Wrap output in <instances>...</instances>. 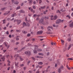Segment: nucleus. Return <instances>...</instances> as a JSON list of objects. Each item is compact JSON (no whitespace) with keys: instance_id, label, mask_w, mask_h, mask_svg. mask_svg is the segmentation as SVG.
<instances>
[{"instance_id":"nucleus-1","label":"nucleus","mask_w":73,"mask_h":73,"mask_svg":"<svg viewBox=\"0 0 73 73\" xmlns=\"http://www.w3.org/2000/svg\"><path fill=\"white\" fill-rule=\"evenodd\" d=\"M35 49L34 50V53H37V50H38V52H41V51H42V49L38 48V46L35 45Z\"/></svg>"},{"instance_id":"nucleus-2","label":"nucleus","mask_w":73,"mask_h":73,"mask_svg":"<svg viewBox=\"0 0 73 73\" xmlns=\"http://www.w3.org/2000/svg\"><path fill=\"white\" fill-rule=\"evenodd\" d=\"M50 17L51 20H56V19L57 18V15H55L54 18H53V15H52L50 16Z\"/></svg>"},{"instance_id":"nucleus-3","label":"nucleus","mask_w":73,"mask_h":73,"mask_svg":"<svg viewBox=\"0 0 73 73\" xmlns=\"http://www.w3.org/2000/svg\"><path fill=\"white\" fill-rule=\"evenodd\" d=\"M25 54H27V55L29 56L31 54V52L30 51H26L25 52Z\"/></svg>"},{"instance_id":"nucleus-4","label":"nucleus","mask_w":73,"mask_h":73,"mask_svg":"<svg viewBox=\"0 0 73 73\" xmlns=\"http://www.w3.org/2000/svg\"><path fill=\"white\" fill-rule=\"evenodd\" d=\"M39 22L40 23L42 24L43 25H45V24L44 23V19H41L40 20H39Z\"/></svg>"},{"instance_id":"nucleus-5","label":"nucleus","mask_w":73,"mask_h":73,"mask_svg":"<svg viewBox=\"0 0 73 73\" xmlns=\"http://www.w3.org/2000/svg\"><path fill=\"white\" fill-rule=\"evenodd\" d=\"M16 21L17 22V25H19L20 23H21V20H18V19L16 20Z\"/></svg>"},{"instance_id":"nucleus-6","label":"nucleus","mask_w":73,"mask_h":73,"mask_svg":"<svg viewBox=\"0 0 73 73\" xmlns=\"http://www.w3.org/2000/svg\"><path fill=\"white\" fill-rule=\"evenodd\" d=\"M4 45H5V46H6V47H7V48H9V45H8V43L6 42H5L4 43Z\"/></svg>"},{"instance_id":"nucleus-7","label":"nucleus","mask_w":73,"mask_h":73,"mask_svg":"<svg viewBox=\"0 0 73 73\" xmlns=\"http://www.w3.org/2000/svg\"><path fill=\"white\" fill-rule=\"evenodd\" d=\"M69 26L70 28H73V22L69 24Z\"/></svg>"},{"instance_id":"nucleus-8","label":"nucleus","mask_w":73,"mask_h":73,"mask_svg":"<svg viewBox=\"0 0 73 73\" xmlns=\"http://www.w3.org/2000/svg\"><path fill=\"white\" fill-rule=\"evenodd\" d=\"M50 28L52 29H53V27H52L49 26L47 28L48 31H50Z\"/></svg>"},{"instance_id":"nucleus-9","label":"nucleus","mask_w":73,"mask_h":73,"mask_svg":"<svg viewBox=\"0 0 73 73\" xmlns=\"http://www.w3.org/2000/svg\"><path fill=\"white\" fill-rule=\"evenodd\" d=\"M19 64V62H15V67L16 68H18V67H19V66L17 65L18 64Z\"/></svg>"},{"instance_id":"nucleus-10","label":"nucleus","mask_w":73,"mask_h":73,"mask_svg":"<svg viewBox=\"0 0 73 73\" xmlns=\"http://www.w3.org/2000/svg\"><path fill=\"white\" fill-rule=\"evenodd\" d=\"M43 33V31H38L37 32V35L39 34L40 35V34H42Z\"/></svg>"},{"instance_id":"nucleus-11","label":"nucleus","mask_w":73,"mask_h":73,"mask_svg":"<svg viewBox=\"0 0 73 73\" xmlns=\"http://www.w3.org/2000/svg\"><path fill=\"white\" fill-rule=\"evenodd\" d=\"M11 1H12V3H14V4H19V2L17 1L16 2H14V0H11Z\"/></svg>"},{"instance_id":"nucleus-12","label":"nucleus","mask_w":73,"mask_h":73,"mask_svg":"<svg viewBox=\"0 0 73 73\" xmlns=\"http://www.w3.org/2000/svg\"><path fill=\"white\" fill-rule=\"evenodd\" d=\"M73 46V44H70L69 45V46L68 47V50H69L70 49V48H71V46Z\"/></svg>"},{"instance_id":"nucleus-13","label":"nucleus","mask_w":73,"mask_h":73,"mask_svg":"<svg viewBox=\"0 0 73 73\" xmlns=\"http://www.w3.org/2000/svg\"><path fill=\"white\" fill-rule=\"evenodd\" d=\"M61 22V20L58 19L56 21V24H59Z\"/></svg>"},{"instance_id":"nucleus-14","label":"nucleus","mask_w":73,"mask_h":73,"mask_svg":"<svg viewBox=\"0 0 73 73\" xmlns=\"http://www.w3.org/2000/svg\"><path fill=\"white\" fill-rule=\"evenodd\" d=\"M23 27L22 28H23V27H24L25 26H27V24L25 22H23Z\"/></svg>"},{"instance_id":"nucleus-15","label":"nucleus","mask_w":73,"mask_h":73,"mask_svg":"<svg viewBox=\"0 0 73 73\" xmlns=\"http://www.w3.org/2000/svg\"><path fill=\"white\" fill-rule=\"evenodd\" d=\"M65 47L66 48H64V49L63 50L64 52H65V50H66V47H67V44H66L65 45Z\"/></svg>"},{"instance_id":"nucleus-16","label":"nucleus","mask_w":73,"mask_h":73,"mask_svg":"<svg viewBox=\"0 0 73 73\" xmlns=\"http://www.w3.org/2000/svg\"><path fill=\"white\" fill-rule=\"evenodd\" d=\"M9 13H10V11H9L7 12V13H5L4 14V15H9Z\"/></svg>"},{"instance_id":"nucleus-17","label":"nucleus","mask_w":73,"mask_h":73,"mask_svg":"<svg viewBox=\"0 0 73 73\" xmlns=\"http://www.w3.org/2000/svg\"><path fill=\"white\" fill-rule=\"evenodd\" d=\"M16 13H15L11 15V17H14V16H16Z\"/></svg>"},{"instance_id":"nucleus-18","label":"nucleus","mask_w":73,"mask_h":73,"mask_svg":"<svg viewBox=\"0 0 73 73\" xmlns=\"http://www.w3.org/2000/svg\"><path fill=\"white\" fill-rule=\"evenodd\" d=\"M7 62L8 63L7 64L8 66H10V64L9 63H11V62H10V61H9V60H8Z\"/></svg>"},{"instance_id":"nucleus-19","label":"nucleus","mask_w":73,"mask_h":73,"mask_svg":"<svg viewBox=\"0 0 73 73\" xmlns=\"http://www.w3.org/2000/svg\"><path fill=\"white\" fill-rule=\"evenodd\" d=\"M37 16H38V17H39V16H40V15H36V14H34L33 15V17H36Z\"/></svg>"},{"instance_id":"nucleus-20","label":"nucleus","mask_w":73,"mask_h":73,"mask_svg":"<svg viewBox=\"0 0 73 73\" xmlns=\"http://www.w3.org/2000/svg\"><path fill=\"white\" fill-rule=\"evenodd\" d=\"M46 33H47V34H52L53 33H52V32H48V31H47L46 32Z\"/></svg>"},{"instance_id":"nucleus-21","label":"nucleus","mask_w":73,"mask_h":73,"mask_svg":"<svg viewBox=\"0 0 73 73\" xmlns=\"http://www.w3.org/2000/svg\"><path fill=\"white\" fill-rule=\"evenodd\" d=\"M24 12H25L23 10H21L20 11V13H24Z\"/></svg>"},{"instance_id":"nucleus-22","label":"nucleus","mask_w":73,"mask_h":73,"mask_svg":"<svg viewBox=\"0 0 73 73\" xmlns=\"http://www.w3.org/2000/svg\"><path fill=\"white\" fill-rule=\"evenodd\" d=\"M61 70H62V69H63V68H64V66H61L60 68H59Z\"/></svg>"},{"instance_id":"nucleus-23","label":"nucleus","mask_w":73,"mask_h":73,"mask_svg":"<svg viewBox=\"0 0 73 73\" xmlns=\"http://www.w3.org/2000/svg\"><path fill=\"white\" fill-rule=\"evenodd\" d=\"M19 36H17L16 37V40H17V41L19 40Z\"/></svg>"},{"instance_id":"nucleus-24","label":"nucleus","mask_w":73,"mask_h":73,"mask_svg":"<svg viewBox=\"0 0 73 73\" xmlns=\"http://www.w3.org/2000/svg\"><path fill=\"white\" fill-rule=\"evenodd\" d=\"M38 54L40 56H44V54L42 53H39Z\"/></svg>"},{"instance_id":"nucleus-25","label":"nucleus","mask_w":73,"mask_h":73,"mask_svg":"<svg viewBox=\"0 0 73 73\" xmlns=\"http://www.w3.org/2000/svg\"><path fill=\"white\" fill-rule=\"evenodd\" d=\"M0 48L1 49V50H3V46L2 45H0Z\"/></svg>"},{"instance_id":"nucleus-26","label":"nucleus","mask_w":73,"mask_h":73,"mask_svg":"<svg viewBox=\"0 0 73 73\" xmlns=\"http://www.w3.org/2000/svg\"><path fill=\"white\" fill-rule=\"evenodd\" d=\"M1 59H2V61H4L5 60V57H3V58H1Z\"/></svg>"},{"instance_id":"nucleus-27","label":"nucleus","mask_w":73,"mask_h":73,"mask_svg":"<svg viewBox=\"0 0 73 73\" xmlns=\"http://www.w3.org/2000/svg\"><path fill=\"white\" fill-rule=\"evenodd\" d=\"M28 1H29V3L31 4L32 3V0H28Z\"/></svg>"},{"instance_id":"nucleus-28","label":"nucleus","mask_w":73,"mask_h":73,"mask_svg":"<svg viewBox=\"0 0 73 73\" xmlns=\"http://www.w3.org/2000/svg\"><path fill=\"white\" fill-rule=\"evenodd\" d=\"M48 12V10H46L45 11H44L43 12V13L44 15H45L46 13V12Z\"/></svg>"},{"instance_id":"nucleus-29","label":"nucleus","mask_w":73,"mask_h":73,"mask_svg":"<svg viewBox=\"0 0 73 73\" xmlns=\"http://www.w3.org/2000/svg\"><path fill=\"white\" fill-rule=\"evenodd\" d=\"M61 70L60 68H59L58 70V72L59 73H61Z\"/></svg>"},{"instance_id":"nucleus-30","label":"nucleus","mask_w":73,"mask_h":73,"mask_svg":"<svg viewBox=\"0 0 73 73\" xmlns=\"http://www.w3.org/2000/svg\"><path fill=\"white\" fill-rule=\"evenodd\" d=\"M66 17H68V19H70V18H71V17H70V16L68 15L66 16Z\"/></svg>"},{"instance_id":"nucleus-31","label":"nucleus","mask_w":73,"mask_h":73,"mask_svg":"<svg viewBox=\"0 0 73 73\" xmlns=\"http://www.w3.org/2000/svg\"><path fill=\"white\" fill-rule=\"evenodd\" d=\"M19 57V55L17 54H16L14 56V57Z\"/></svg>"},{"instance_id":"nucleus-32","label":"nucleus","mask_w":73,"mask_h":73,"mask_svg":"<svg viewBox=\"0 0 73 73\" xmlns=\"http://www.w3.org/2000/svg\"><path fill=\"white\" fill-rule=\"evenodd\" d=\"M45 6H44L41 7L40 8L41 9H44V8H45Z\"/></svg>"},{"instance_id":"nucleus-33","label":"nucleus","mask_w":73,"mask_h":73,"mask_svg":"<svg viewBox=\"0 0 73 73\" xmlns=\"http://www.w3.org/2000/svg\"><path fill=\"white\" fill-rule=\"evenodd\" d=\"M36 57H37V58H43V57L42 56H36Z\"/></svg>"},{"instance_id":"nucleus-34","label":"nucleus","mask_w":73,"mask_h":73,"mask_svg":"<svg viewBox=\"0 0 73 73\" xmlns=\"http://www.w3.org/2000/svg\"><path fill=\"white\" fill-rule=\"evenodd\" d=\"M38 64L39 65H42V64H43V63L42 62H40L38 63Z\"/></svg>"},{"instance_id":"nucleus-35","label":"nucleus","mask_w":73,"mask_h":73,"mask_svg":"<svg viewBox=\"0 0 73 73\" xmlns=\"http://www.w3.org/2000/svg\"><path fill=\"white\" fill-rule=\"evenodd\" d=\"M56 13H61L60 12V10H57Z\"/></svg>"},{"instance_id":"nucleus-36","label":"nucleus","mask_w":73,"mask_h":73,"mask_svg":"<svg viewBox=\"0 0 73 73\" xmlns=\"http://www.w3.org/2000/svg\"><path fill=\"white\" fill-rule=\"evenodd\" d=\"M23 32L24 34H26V33H27V32L26 31H23Z\"/></svg>"},{"instance_id":"nucleus-37","label":"nucleus","mask_w":73,"mask_h":73,"mask_svg":"<svg viewBox=\"0 0 73 73\" xmlns=\"http://www.w3.org/2000/svg\"><path fill=\"white\" fill-rule=\"evenodd\" d=\"M5 20H3V24H5Z\"/></svg>"},{"instance_id":"nucleus-38","label":"nucleus","mask_w":73,"mask_h":73,"mask_svg":"<svg viewBox=\"0 0 73 73\" xmlns=\"http://www.w3.org/2000/svg\"><path fill=\"white\" fill-rule=\"evenodd\" d=\"M61 41L62 43H63V44L64 43V41L63 40H62V39H61Z\"/></svg>"},{"instance_id":"nucleus-39","label":"nucleus","mask_w":73,"mask_h":73,"mask_svg":"<svg viewBox=\"0 0 73 73\" xmlns=\"http://www.w3.org/2000/svg\"><path fill=\"white\" fill-rule=\"evenodd\" d=\"M20 7L19 6L16 9L17 10V9H20Z\"/></svg>"},{"instance_id":"nucleus-40","label":"nucleus","mask_w":73,"mask_h":73,"mask_svg":"<svg viewBox=\"0 0 73 73\" xmlns=\"http://www.w3.org/2000/svg\"><path fill=\"white\" fill-rule=\"evenodd\" d=\"M67 67L69 69V70H70V68L68 66H67Z\"/></svg>"},{"instance_id":"nucleus-41","label":"nucleus","mask_w":73,"mask_h":73,"mask_svg":"<svg viewBox=\"0 0 73 73\" xmlns=\"http://www.w3.org/2000/svg\"><path fill=\"white\" fill-rule=\"evenodd\" d=\"M5 9V8H2L1 9V10H2V11H3V10H4V9Z\"/></svg>"},{"instance_id":"nucleus-42","label":"nucleus","mask_w":73,"mask_h":73,"mask_svg":"<svg viewBox=\"0 0 73 73\" xmlns=\"http://www.w3.org/2000/svg\"><path fill=\"white\" fill-rule=\"evenodd\" d=\"M68 40L69 41H71V39L70 38H68Z\"/></svg>"},{"instance_id":"nucleus-43","label":"nucleus","mask_w":73,"mask_h":73,"mask_svg":"<svg viewBox=\"0 0 73 73\" xmlns=\"http://www.w3.org/2000/svg\"><path fill=\"white\" fill-rule=\"evenodd\" d=\"M39 0V4H41V2H42V1L41 0Z\"/></svg>"},{"instance_id":"nucleus-44","label":"nucleus","mask_w":73,"mask_h":73,"mask_svg":"<svg viewBox=\"0 0 73 73\" xmlns=\"http://www.w3.org/2000/svg\"><path fill=\"white\" fill-rule=\"evenodd\" d=\"M40 72V71H39V70H38L36 71V73H39Z\"/></svg>"},{"instance_id":"nucleus-45","label":"nucleus","mask_w":73,"mask_h":73,"mask_svg":"<svg viewBox=\"0 0 73 73\" xmlns=\"http://www.w3.org/2000/svg\"><path fill=\"white\" fill-rule=\"evenodd\" d=\"M30 36H31V34H28L27 35V36H28V37Z\"/></svg>"},{"instance_id":"nucleus-46","label":"nucleus","mask_w":73,"mask_h":73,"mask_svg":"<svg viewBox=\"0 0 73 73\" xmlns=\"http://www.w3.org/2000/svg\"><path fill=\"white\" fill-rule=\"evenodd\" d=\"M20 59L21 61L23 60V58H22L21 57L20 58Z\"/></svg>"},{"instance_id":"nucleus-47","label":"nucleus","mask_w":73,"mask_h":73,"mask_svg":"<svg viewBox=\"0 0 73 73\" xmlns=\"http://www.w3.org/2000/svg\"><path fill=\"white\" fill-rule=\"evenodd\" d=\"M33 9H36V7L35 6H33Z\"/></svg>"},{"instance_id":"nucleus-48","label":"nucleus","mask_w":73,"mask_h":73,"mask_svg":"<svg viewBox=\"0 0 73 73\" xmlns=\"http://www.w3.org/2000/svg\"><path fill=\"white\" fill-rule=\"evenodd\" d=\"M28 45H29V46H32V45L31 44H30L29 43H28Z\"/></svg>"},{"instance_id":"nucleus-49","label":"nucleus","mask_w":73,"mask_h":73,"mask_svg":"<svg viewBox=\"0 0 73 73\" xmlns=\"http://www.w3.org/2000/svg\"><path fill=\"white\" fill-rule=\"evenodd\" d=\"M68 60H73V59L72 58H69Z\"/></svg>"},{"instance_id":"nucleus-50","label":"nucleus","mask_w":73,"mask_h":73,"mask_svg":"<svg viewBox=\"0 0 73 73\" xmlns=\"http://www.w3.org/2000/svg\"><path fill=\"white\" fill-rule=\"evenodd\" d=\"M24 5V3H22L21 4V6H23Z\"/></svg>"},{"instance_id":"nucleus-51","label":"nucleus","mask_w":73,"mask_h":73,"mask_svg":"<svg viewBox=\"0 0 73 73\" xmlns=\"http://www.w3.org/2000/svg\"><path fill=\"white\" fill-rule=\"evenodd\" d=\"M6 35H9V32H8V31L6 32Z\"/></svg>"},{"instance_id":"nucleus-52","label":"nucleus","mask_w":73,"mask_h":73,"mask_svg":"<svg viewBox=\"0 0 73 73\" xmlns=\"http://www.w3.org/2000/svg\"><path fill=\"white\" fill-rule=\"evenodd\" d=\"M10 69V67H9L7 68V69L8 70H9Z\"/></svg>"},{"instance_id":"nucleus-53","label":"nucleus","mask_w":73,"mask_h":73,"mask_svg":"<svg viewBox=\"0 0 73 73\" xmlns=\"http://www.w3.org/2000/svg\"><path fill=\"white\" fill-rule=\"evenodd\" d=\"M16 72V71L15 70H13V73H15Z\"/></svg>"},{"instance_id":"nucleus-54","label":"nucleus","mask_w":73,"mask_h":73,"mask_svg":"<svg viewBox=\"0 0 73 73\" xmlns=\"http://www.w3.org/2000/svg\"><path fill=\"white\" fill-rule=\"evenodd\" d=\"M9 25V23H8L7 25H6V27H8V25Z\"/></svg>"},{"instance_id":"nucleus-55","label":"nucleus","mask_w":73,"mask_h":73,"mask_svg":"<svg viewBox=\"0 0 73 73\" xmlns=\"http://www.w3.org/2000/svg\"><path fill=\"white\" fill-rule=\"evenodd\" d=\"M8 57H9V55H8L7 56V58H8Z\"/></svg>"},{"instance_id":"nucleus-56","label":"nucleus","mask_w":73,"mask_h":73,"mask_svg":"<svg viewBox=\"0 0 73 73\" xmlns=\"http://www.w3.org/2000/svg\"><path fill=\"white\" fill-rule=\"evenodd\" d=\"M9 38H11V37H12V36L11 35H9Z\"/></svg>"},{"instance_id":"nucleus-57","label":"nucleus","mask_w":73,"mask_h":73,"mask_svg":"<svg viewBox=\"0 0 73 73\" xmlns=\"http://www.w3.org/2000/svg\"><path fill=\"white\" fill-rule=\"evenodd\" d=\"M16 32H20V30H16Z\"/></svg>"},{"instance_id":"nucleus-58","label":"nucleus","mask_w":73,"mask_h":73,"mask_svg":"<svg viewBox=\"0 0 73 73\" xmlns=\"http://www.w3.org/2000/svg\"><path fill=\"white\" fill-rule=\"evenodd\" d=\"M33 3H34V4H36V1H34Z\"/></svg>"},{"instance_id":"nucleus-59","label":"nucleus","mask_w":73,"mask_h":73,"mask_svg":"<svg viewBox=\"0 0 73 73\" xmlns=\"http://www.w3.org/2000/svg\"><path fill=\"white\" fill-rule=\"evenodd\" d=\"M54 8V7H52L51 8V9L52 10H54V9H53Z\"/></svg>"},{"instance_id":"nucleus-60","label":"nucleus","mask_w":73,"mask_h":73,"mask_svg":"<svg viewBox=\"0 0 73 73\" xmlns=\"http://www.w3.org/2000/svg\"><path fill=\"white\" fill-rule=\"evenodd\" d=\"M14 19V18H13L12 19H11V21H13Z\"/></svg>"},{"instance_id":"nucleus-61","label":"nucleus","mask_w":73,"mask_h":73,"mask_svg":"<svg viewBox=\"0 0 73 73\" xmlns=\"http://www.w3.org/2000/svg\"><path fill=\"white\" fill-rule=\"evenodd\" d=\"M27 68L25 67L24 68H23V69L24 70H25L26 69V68Z\"/></svg>"},{"instance_id":"nucleus-62","label":"nucleus","mask_w":73,"mask_h":73,"mask_svg":"<svg viewBox=\"0 0 73 73\" xmlns=\"http://www.w3.org/2000/svg\"><path fill=\"white\" fill-rule=\"evenodd\" d=\"M19 44V42H17L16 43V45H18Z\"/></svg>"},{"instance_id":"nucleus-63","label":"nucleus","mask_w":73,"mask_h":73,"mask_svg":"<svg viewBox=\"0 0 73 73\" xmlns=\"http://www.w3.org/2000/svg\"><path fill=\"white\" fill-rule=\"evenodd\" d=\"M11 42H15V40L12 39V40H11Z\"/></svg>"},{"instance_id":"nucleus-64","label":"nucleus","mask_w":73,"mask_h":73,"mask_svg":"<svg viewBox=\"0 0 73 73\" xmlns=\"http://www.w3.org/2000/svg\"><path fill=\"white\" fill-rule=\"evenodd\" d=\"M32 58L33 60H35V58L34 57H32Z\"/></svg>"}]
</instances>
